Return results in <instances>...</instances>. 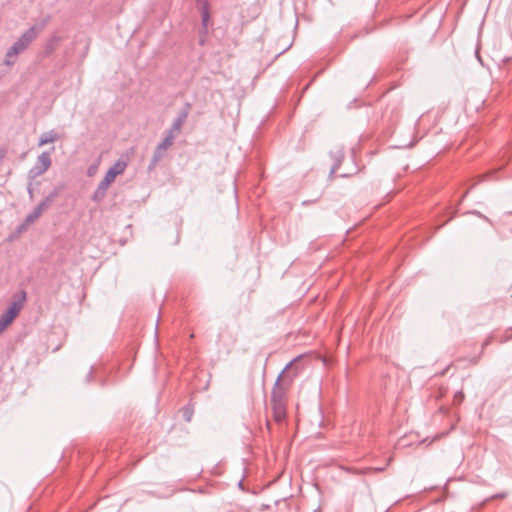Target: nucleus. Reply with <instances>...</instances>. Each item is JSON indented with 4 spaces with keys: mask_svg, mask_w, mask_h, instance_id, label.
Listing matches in <instances>:
<instances>
[{
    "mask_svg": "<svg viewBox=\"0 0 512 512\" xmlns=\"http://www.w3.org/2000/svg\"><path fill=\"white\" fill-rule=\"evenodd\" d=\"M41 28L31 26L15 41V43L7 50L4 58V64L12 66L16 62L17 56L24 52L30 44L36 39Z\"/></svg>",
    "mask_w": 512,
    "mask_h": 512,
    "instance_id": "obj_1",
    "label": "nucleus"
},
{
    "mask_svg": "<svg viewBox=\"0 0 512 512\" xmlns=\"http://www.w3.org/2000/svg\"><path fill=\"white\" fill-rule=\"evenodd\" d=\"M295 361H290L285 368L282 370V372L279 374V376L276 379L274 388L271 393V405L273 409V416L276 422H281L286 415V407H285V401H284V393L280 388V381L281 377L284 374V372L290 368Z\"/></svg>",
    "mask_w": 512,
    "mask_h": 512,
    "instance_id": "obj_2",
    "label": "nucleus"
},
{
    "mask_svg": "<svg viewBox=\"0 0 512 512\" xmlns=\"http://www.w3.org/2000/svg\"><path fill=\"white\" fill-rule=\"evenodd\" d=\"M126 168V163L124 161H116L112 167L106 172L104 178L99 183L97 189L93 194V200L96 202H100L104 199L106 195V191L110 184L115 180V178L124 172Z\"/></svg>",
    "mask_w": 512,
    "mask_h": 512,
    "instance_id": "obj_3",
    "label": "nucleus"
},
{
    "mask_svg": "<svg viewBox=\"0 0 512 512\" xmlns=\"http://www.w3.org/2000/svg\"><path fill=\"white\" fill-rule=\"evenodd\" d=\"M26 301V292L20 291L17 300H13L9 307L0 316V333L18 316Z\"/></svg>",
    "mask_w": 512,
    "mask_h": 512,
    "instance_id": "obj_4",
    "label": "nucleus"
},
{
    "mask_svg": "<svg viewBox=\"0 0 512 512\" xmlns=\"http://www.w3.org/2000/svg\"><path fill=\"white\" fill-rule=\"evenodd\" d=\"M51 152L44 151L36 159L33 167L30 168L27 174V178L30 181H34L37 177L44 174L51 166Z\"/></svg>",
    "mask_w": 512,
    "mask_h": 512,
    "instance_id": "obj_5",
    "label": "nucleus"
},
{
    "mask_svg": "<svg viewBox=\"0 0 512 512\" xmlns=\"http://www.w3.org/2000/svg\"><path fill=\"white\" fill-rule=\"evenodd\" d=\"M191 105L189 103H186L183 107V109L178 113L177 117L175 118L171 128L168 132H172V134H178L185 123L186 119L188 118V115L190 113Z\"/></svg>",
    "mask_w": 512,
    "mask_h": 512,
    "instance_id": "obj_6",
    "label": "nucleus"
},
{
    "mask_svg": "<svg viewBox=\"0 0 512 512\" xmlns=\"http://www.w3.org/2000/svg\"><path fill=\"white\" fill-rule=\"evenodd\" d=\"M330 156L334 161L330 171V176H332L338 170L342 163V160L344 159V151L341 147H337L330 152Z\"/></svg>",
    "mask_w": 512,
    "mask_h": 512,
    "instance_id": "obj_7",
    "label": "nucleus"
},
{
    "mask_svg": "<svg viewBox=\"0 0 512 512\" xmlns=\"http://www.w3.org/2000/svg\"><path fill=\"white\" fill-rule=\"evenodd\" d=\"M49 207V205L42 200L34 209L32 212H30L26 216V222L27 223H34L41 215L42 213Z\"/></svg>",
    "mask_w": 512,
    "mask_h": 512,
    "instance_id": "obj_8",
    "label": "nucleus"
},
{
    "mask_svg": "<svg viewBox=\"0 0 512 512\" xmlns=\"http://www.w3.org/2000/svg\"><path fill=\"white\" fill-rule=\"evenodd\" d=\"M60 138L59 134L55 130H50L41 134L38 142V146L42 147L49 143H54Z\"/></svg>",
    "mask_w": 512,
    "mask_h": 512,
    "instance_id": "obj_9",
    "label": "nucleus"
},
{
    "mask_svg": "<svg viewBox=\"0 0 512 512\" xmlns=\"http://www.w3.org/2000/svg\"><path fill=\"white\" fill-rule=\"evenodd\" d=\"M201 12V30L200 33L205 35L208 32V23L210 21L209 5L199 7Z\"/></svg>",
    "mask_w": 512,
    "mask_h": 512,
    "instance_id": "obj_10",
    "label": "nucleus"
},
{
    "mask_svg": "<svg viewBox=\"0 0 512 512\" xmlns=\"http://www.w3.org/2000/svg\"><path fill=\"white\" fill-rule=\"evenodd\" d=\"M174 139L175 134H172V132H167L164 139L158 145L167 151V149L173 144Z\"/></svg>",
    "mask_w": 512,
    "mask_h": 512,
    "instance_id": "obj_11",
    "label": "nucleus"
},
{
    "mask_svg": "<svg viewBox=\"0 0 512 512\" xmlns=\"http://www.w3.org/2000/svg\"><path fill=\"white\" fill-rule=\"evenodd\" d=\"M61 190L62 186L54 188V190L49 193V195H47L43 200L50 206L54 199L58 197Z\"/></svg>",
    "mask_w": 512,
    "mask_h": 512,
    "instance_id": "obj_12",
    "label": "nucleus"
},
{
    "mask_svg": "<svg viewBox=\"0 0 512 512\" xmlns=\"http://www.w3.org/2000/svg\"><path fill=\"white\" fill-rule=\"evenodd\" d=\"M165 154H166V150H164L159 145H157L152 157H154L155 160H161L165 156Z\"/></svg>",
    "mask_w": 512,
    "mask_h": 512,
    "instance_id": "obj_13",
    "label": "nucleus"
},
{
    "mask_svg": "<svg viewBox=\"0 0 512 512\" xmlns=\"http://www.w3.org/2000/svg\"><path fill=\"white\" fill-rule=\"evenodd\" d=\"M30 224L31 223L26 222V218H25L24 221L16 227L15 233L18 235L22 234L23 232H25L27 230V228Z\"/></svg>",
    "mask_w": 512,
    "mask_h": 512,
    "instance_id": "obj_14",
    "label": "nucleus"
},
{
    "mask_svg": "<svg viewBox=\"0 0 512 512\" xmlns=\"http://www.w3.org/2000/svg\"><path fill=\"white\" fill-rule=\"evenodd\" d=\"M192 415L193 411L189 407L183 409V417L187 422L191 421Z\"/></svg>",
    "mask_w": 512,
    "mask_h": 512,
    "instance_id": "obj_15",
    "label": "nucleus"
},
{
    "mask_svg": "<svg viewBox=\"0 0 512 512\" xmlns=\"http://www.w3.org/2000/svg\"><path fill=\"white\" fill-rule=\"evenodd\" d=\"M32 182H33V181L28 180V185H27V192H28V194H29V198H30V199H33V198H34V193H33V188H32Z\"/></svg>",
    "mask_w": 512,
    "mask_h": 512,
    "instance_id": "obj_16",
    "label": "nucleus"
},
{
    "mask_svg": "<svg viewBox=\"0 0 512 512\" xmlns=\"http://www.w3.org/2000/svg\"><path fill=\"white\" fill-rule=\"evenodd\" d=\"M159 161H160V160H155V158H154V157H152V159H151V161H150V164H149V166H148V170H149V171L153 170V169L156 167V165H157V163H158Z\"/></svg>",
    "mask_w": 512,
    "mask_h": 512,
    "instance_id": "obj_17",
    "label": "nucleus"
},
{
    "mask_svg": "<svg viewBox=\"0 0 512 512\" xmlns=\"http://www.w3.org/2000/svg\"><path fill=\"white\" fill-rule=\"evenodd\" d=\"M470 213L474 214V215H476V216H478V217H480V218H482V219H484L486 221H489V219L485 215H483L481 212H479V211L474 210V211H471Z\"/></svg>",
    "mask_w": 512,
    "mask_h": 512,
    "instance_id": "obj_18",
    "label": "nucleus"
},
{
    "mask_svg": "<svg viewBox=\"0 0 512 512\" xmlns=\"http://www.w3.org/2000/svg\"><path fill=\"white\" fill-rule=\"evenodd\" d=\"M196 1H197V4H198L199 7L208 6L209 5L208 0H196Z\"/></svg>",
    "mask_w": 512,
    "mask_h": 512,
    "instance_id": "obj_19",
    "label": "nucleus"
},
{
    "mask_svg": "<svg viewBox=\"0 0 512 512\" xmlns=\"http://www.w3.org/2000/svg\"><path fill=\"white\" fill-rule=\"evenodd\" d=\"M490 342H491V338L486 339V340L484 341L483 345H482V350H483L487 345H489V344H490Z\"/></svg>",
    "mask_w": 512,
    "mask_h": 512,
    "instance_id": "obj_20",
    "label": "nucleus"
},
{
    "mask_svg": "<svg viewBox=\"0 0 512 512\" xmlns=\"http://www.w3.org/2000/svg\"><path fill=\"white\" fill-rule=\"evenodd\" d=\"M92 373H93V369L91 368L89 373H88V376H87V379L88 381L90 380V378L92 377Z\"/></svg>",
    "mask_w": 512,
    "mask_h": 512,
    "instance_id": "obj_21",
    "label": "nucleus"
},
{
    "mask_svg": "<svg viewBox=\"0 0 512 512\" xmlns=\"http://www.w3.org/2000/svg\"><path fill=\"white\" fill-rule=\"evenodd\" d=\"M3 159H4V152H0V163L2 162Z\"/></svg>",
    "mask_w": 512,
    "mask_h": 512,
    "instance_id": "obj_22",
    "label": "nucleus"
},
{
    "mask_svg": "<svg viewBox=\"0 0 512 512\" xmlns=\"http://www.w3.org/2000/svg\"><path fill=\"white\" fill-rule=\"evenodd\" d=\"M374 470L377 471V472H381V471L384 470V468L380 467V468H375Z\"/></svg>",
    "mask_w": 512,
    "mask_h": 512,
    "instance_id": "obj_23",
    "label": "nucleus"
},
{
    "mask_svg": "<svg viewBox=\"0 0 512 512\" xmlns=\"http://www.w3.org/2000/svg\"><path fill=\"white\" fill-rule=\"evenodd\" d=\"M504 496H505L504 494H500V495H497L496 497L503 498Z\"/></svg>",
    "mask_w": 512,
    "mask_h": 512,
    "instance_id": "obj_24",
    "label": "nucleus"
},
{
    "mask_svg": "<svg viewBox=\"0 0 512 512\" xmlns=\"http://www.w3.org/2000/svg\"><path fill=\"white\" fill-rule=\"evenodd\" d=\"M509 338H504L501 340V342H506Z\"/></svg>",
    "mask_w": 512,
    "mask_h": 512,
    "instance_id": "obj_25",
    "label": "nucleus"
},
{
    "mask_svg": "<svg viewBox=\"0 0 512 512\" xmlns=\"http://www.w3.org/2000/svg\"><path fill=\"white\" fill-rule=\"evenodd\" d=\"M315 512H319L318 510H316Z\"/></svg>",
    "mask_w": 512,
    "mask_h": 512,
    "instance_id": "obj_26",
    "label": "nucleus"
}]
</instances>
